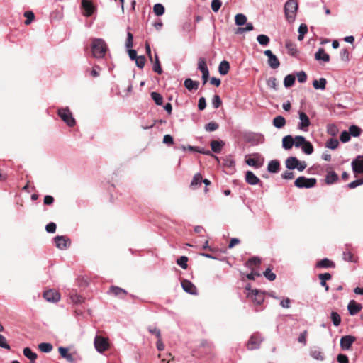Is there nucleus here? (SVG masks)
Instances as JSON below:
<instances>
[{
    "label": "nucleus",
    "mask_w": 363,
    "mask_h": 363,
    "mask_svg": "<svg viewBox=\"0 0 363 363\" xmlns=\"http://www.w3.org/2000/svg\"><path fill=\"white\" fill-rule=\"evenodd\" d=\"M342 258L345 261H347V262H354V257H353V254L350 251H344L342 253Z\"/></svg>",
    "instance_id": "69168bd1"
},
{
    "label": "nucleus",
    "mask_w": 363,
    "mask_h": 363,
    "mask_svg": "<svg viewBox=\"0 0 363 363\" xmlns=\"http://www.w3.org/2000/svg\"><path fill=\"white\" fill-rule=\"evenodd\" d=\"M245 139L247 143H251L252 145H257L262 144L264 142V136L259 133H249L245 136Z\"/></svg>",
    "instance_id": "423d86ee"
},
{
    "label": "nucleus",
    "mask_w": 363,
    "mask_h": 363,
    "mask_svg": "<svg viewBox=\"0 0 363 363\" xmlns=\"http://www.w3.org/2000/svg\"><path fill=\"white\" fill-rule=\"evenodd\" d=\"M107 50V45L102 39H94L91 44V52L93 56L97 58H101L105 55Z\"/></svg>",
    "instance_id": "f03ea898"
},
{
    "label": "nucleus",
    "mask_w": 363,
    "mask_h": 363,
    "mask_svg": "<svg viewBox=\"0 0 363 363\" xmlns=\"http://www.w3.org/2000/svg\"><path fill=\"white\" fill-rule=\"evenodd\" d=\"M223 165L225 167H228L230 169H234L235 162L234 160L231 157V156H228L223 160Z\"/></svg>",
    "instance_id": "58836bf2"
},
{
    "label": "nucleus",
    "mask_w": 363,
    "mask_h": 363,
    "mask_svg": "<svg viewBox=\"0 0 363 363\" xmlns=\"http://www.w3.org/2000/svg\"><path fill=\"white\" fill-rule=\"evenodd\" d=\"M247 296L257 306L262 305L264 301L263 292L257 289L252 290L251 292L247 294Z\"/></svg>",
    "instance_id": "1a4fd4ad"
},
{
    "label": "nucleus",
    "mask_w": 363,
    "mask_h": 363,
    "mask_svg": "<svg viewBox=\"0 0 363 363\" xmlns=\"http://www.w3.org/2000/svg\"><path fill=\"white\" fill-rule=\"evenodd\" d=\"M298 116L300 119V122L298 124V129L302 130L303 131L308 130V128L311 125V121L308 116L306 115V113L303 111L298 112Z\"/></svg>",
    "instance_id": "9d476101"
},
{
    "label": "nucleus",
    "mask_w": 363,
    "mask_h": 363,
    "mask_svg": "<svg viewBox=\"0 0 363 363\" xmlns=\"http://www.w3.org/2000/svg\"><path fill=\"white\" fill-rule=\"evenodd\" d=\"M182 286L184 291L192 295L197 294L196 287L190 281L184 279L182 281Z\"/></svg>",
    "instance_id": "f3484780"
},
{
    "label": "nucleus",
    "mask_w": 363,
    "mask_h": 363,
    "mask_svg": "<svg viewBox=\"0 0 363 363\" xmlns=\"http://www.w3.org/2000/svg\"><path fill=\"white\" fill-rule=\"evenodd\" d=\"M327 81L325 78H320L319 80H314L313 86L315 89L324 90L325 89Z\"/></svg>",
    "instance_id": "c756f323"
},
{
    "label": "nucleus",
    "mask_w": 363,
    "mask_h": 363,
    "mask_svg": "<svg viewBox=\"0 0 363 363\" xmlns=\"http://www.w3.org/2000/svg\"><path fill=\"white\" fill-rule=\"evenodd\" d=\"M222 6V1L220 0H213L211 1V9L214 12H218Z\"/></svg>",
    "instance_id": "6e6d98bb"
},
{
    "label": "nucleus",
    "mask_w": 363,
    "mask_h": 363,
    "mask_svg": "<svg viewBox=\"0 0 363 363\" xmlns=\"http://www.w3.org/2000/svg\"><path fill=\"white\" fill-rule=\"evenodd\" d=\"M298 160L296 157H289L285 161L286 167L288 169H296Z\"/></svg>",
    "instance_id": "b1692460"
},
{
    "label": "nucleus",
    "mask_w": 363,
    "mask_h": 363,
    "mask_svg": "<svg viewBox=\"0 0 363 363\" xmlns=\"http://www.w3.org/2000/svg\"><path fill=\"white\" fill-rule=\"evenodd\" d=\"M306 140V138L302 135H297L294 138V145L296 147H299L302 146L305 143Z\"/></svg>",
    "instance_id": "09e8293b"
},
{
    "label": "nucleus",
    "mask_w": 363,
    "mask_h": 363,
    "mask_svg": "<svg viewBox=\"0 0 363 363\" xmlns=\"http://www.w3.org/2000/svg\"><path fill=\"white\" fill-rule=\"evenodd\" d=\"M145 62H146V60H145V56H143V55L138 56L137 57V59L135 60V63H136L137 67L139 68H141V69L144 67Z\"/></svg>",
    "instance_id": "0e129e2a"
},
{
    "label": "nucleus",
    "mask_w": 363,
    "mask_h": 363,
    "mask_svg": "<svg viewBox=\"0 0 363 363\" xmlns=\"http://www.w3.org/2000/svg\"><path fill=\"white\" fill-rule=\"evenodd\" d=\"M43 298L47 301L55 303L60 300V296L56 291L50 289L43 293Z\"/></svg>",
    "instance_id": "2eb2a0df"
},
{
    "label": "nucleus",
    "mask_w": 363,
    "mask_h": 363,
    "mask_svg": "<svg viewBox=\"0 0 363 363\" xmlns=\"http://www.w3.org/2000/svg\"><path fill=\"white\" fill-rule=\"evenodd\" d=\"M82 9L83 15L87 17L91 16L95 11L94 6L88 0L82 1Z\"/></svg>",
    "instance_id": "ddd939ff"
},
{
    "label": "nucleus",
    "mask_w": 363,
    "mask_h": 363,
    "mask_svg": "<svg viewBox=\"0 0 363 363\" xmlns=\"http://www.w3.org/2000/svg\"><path fill=\"white\" fill-rule=\"evenodd\" d=\"M294 146V138L291 135H286L282 139V147L285 150H290Z\"/></svg>",
    "instance_id": "5701e85b"
},
{
    "label": "nucleus",
    "mask_w": 363,
    "mask_h": 363,
    "mask_svg": "<svg viewBox=\"0 0 363 363\" xmlns=\"http://www.w3.org/2000/svg\"><path fill=\"white\" fill-rule=\"evenodd\" d=\"M339 145V142L335 138H330L328 140L325 144V147L327 148L331 149V150H335Z\"/></svg>",
    "instance_id": "de8ad7c7"
},
{
    "label": "nucleus",
    "mask_w": 363,
    "mask_h": 363,
    "mask_svg": "<svg viewBox=\"0 0 363 363\" xmlns=\"http://www.w3.org/2000/svg\"><path fill=\"white\" fill-rule=\"evenodd\" d=\"M202 183V176L200 173L196 174L191 182V187L195 189L198 185H201Z\"/></svg>",
    "instance_id": "a19ab883"
},
{
    "label": "nucleus",
    "mask_w": 363,
    "mask_h": 363,
    "mask_svg": "<svg viewBox=\"0 0 363 363\" xmlns=\"http://www.w3.org/2000/svg\"><path fill=\"white\" fill-rule=\"evenodd\" d=\"M355 340L356 338L352 335L342 336L340 342L341 348L344 350H349Z\"/></svg>",
    "instance_id": "4468645a"
},
{
    "label": "nucleus",
    "mask_w": 363,
    "mask_h": 363,
    "mask_svg": "<svg viewBox=\"0 0 363 363\" xmlns=\"http://www.w3.org/2000/svg\"><path fill=\"white\" fill-rule=\"evenodd\" d=\"M264 276L269 281H274L276 279V274L272 272L269 268H267L263 273Z\"/></svg>",
    "instance_id": "e2e57ef3"
},
{
    "label": "nucleus",
    "mask_w": 363,
    "mask_h": 363,
    "mask_svg": "<svg viewBox=\"0 0 363 363\" xmlns=\"http://www.w3.org/2000/svg\"><path fill=\"white\" fill-rule=\"evenodd\" d=\"M235 23L238 26H242L247 23V17L242 13H238L235 16Z\"/></svg>",
    "instance_id": "f704fd0d"
},
{
    "label": "nucleus",
    "mask_w": 363,
    "mask_h": 363,
    "mask_svg": "<svg viewBox=\"0 0 363 363\" xmlns=\"http://www.w3.org/2000/svg\"><path fill=\"white\" fill-rule=\"evenodd\" d=\"M363 184V177L359 179H356L347 184L349 189H354Z\"/></svg>",
    "instance_id": "052dcab7"
},
{
    "label": "nucleus",
    "mask_w": 363,
    "mask_h": 363,
    "mask_svg": "<svg viewBox=\"0 0 363 363\" xmlns=\"http://www.w3.org/2000/svg\"><path fill=\"white\" fill-rule=\"evenodd\" d=\"M257 40L261 45L267 46L269 43L270 39L267 35L261 34L257 37Z\"/></svg>",
    "instance_id": "49530a36"
},
{
    "label": "nucleus",
    "mask_w": 363,
    "mask_h": 363,
    "mask_svg": "<svg viewBox=\"0 0 363 363\" xmlns=\"http://www.w3.org/2000/svg\"><path fill=\"white\" fill-rule=\"evenodd\" d=\"M38 348L41 352L48 353L52 351L53 347L50 343L42 342L38 345Z\"/></svg>",
    "instance_id": "c03bdc74"
},
{
    "label": "nucleus",
    "mask_w": 363,
    "mask_h": 363,
    "mask_svg": "<svg viewBox=\"0 0 363 363\" xmlns=\"http://www.w3.org/2000/svg\"><path fill=\"white\" fill-rule=\"evenodd\" d=\"M58 116L69 127L75 125V119L74 118L70 110L68 107L61 108L58 109Z\"/></svg>",
    "instance_id": "7ed1b4c3"
},
{
    "label": "nucleus",
    "mask_w": 363,
    "mask_h": 363,
    "mask_svg": "<svg viewBox=\"0 0 363 363\" xmlns=\"http://www.w3.org/2000/svg\"><path fill=\"white\" fill-rule=\"evenodd\" d=\"M348 131L351 136L355 138L359 137L362 133V129L356 125H350Z\"/></svg>",
    "instance_id": "e433bc0d"
},
{
    "label": "nucleus",
    "mask_w": 363,
    "mask_h": 363,
    "mask_svg": "<svg viewBox=\"0 0 363 363\" xmlns=\"http://www.w3.org/2000/svg\"><path fill=\"white\" fill-rule=\"evenodd\" d=\"M184 86L189 91L197 90L199 86L198 81H194L190 78L186 79L184 82Z\"/></svg>",
    "instance_id": "4be33fe9"
},
{
    "label": "nucleus",
    "mask_w": 363,
    "mask_h": 363,
    "mask_svg": "<svg viewBox=\"0 0 363 363\" xmlns=\"http://www.w3.org/2000/svg\"><path fill=\"white\" fill-rule=\"evenodd\" d=\"M110 291L116 296L125 295L127 294L125 290L115 286H111Z\"/></svg>",
    "instance_id": "3c124183"
},
{
    "label": "nucleus",
    "mask_w": 363,
    "mask_h": 363,
    "mask_svg": "<svg viewBox=\"0 0 363 363\" xmlns=\"http://www.w3.org/2000/svg\"><path fill=\"white\" fill-rule=\"evenodd\" d=\"M218 128V124L216 122H210L205 125V130L208 132H213Z\"/></svg>",
    "instance_id": "13d9d810"
},
{
    "label": "nucleus",
    "mask_w": 363,
    "mask_h": 363,
    "mask_svg": "<svg viewBox=\"0 0 363 363\" xmlns=\"http://www.w3.org/2000/svg\"><path fill=\"white\" fill-rule=\"evenodd\" d=\"M279 162L277 160H271L267 165V170L271 173H277L279 169Z\"/></svg>",
    "instance_id": "bb28decb"
},
{
    "label": "nucleus",
    "mask_w": 363,
    "mask_h": 363,
    "mask_svg": "<svg viewBox=\"0 0 363 363\" xmlns=\"http://www.w3.org/2000/svg\"><path fill=\"white\" fill-rule=\"evenodd\" d=\"M362 308V306L360 303H357L354 300H351L347 306L349 313L351 315L357 314Z\"/></svg>",
    "instance_id": "a211bd4d"
},
{
    "label": "nucleus",
    "mask_w": 363,
    "mask_h": 363,
    "mask_svg": "<svg viewBox=\"0 0 363 363\" xmlns=\"http://www.w3.org/2000/svg\"><path fill=\"white\" fill-rule=\"evenodd\" d=\"M298 2L296 0H288L284 5V13L289 23H293L296 16L298 10Z\"/></svg>",
    "instance_id": "f257e3e1"
},
{
    "label": "nucleus",
    "mask_w": 363,
    "mask_h": 363,
    "mask_svg": "<svg viewBox=\"0 0 363 363\" xmlns=\"http://www.w3.org/2000/svg\"><path fill=\"white\" fill-rule=\"evenodd\" d=\"M94 345L96 350L99 353H103L108 350L110 347L108 338L101 335H96Z\"/></svg>",
    "instance_id": "20e7f679"
},
{
    "label": "nucleus",
    "mask_w": 363,
    "mask_h": 363,
    "mask_svg": "<svg viewBox=\"0 0 363 363\" xmlns=\"http://www.w3.org/2000/svg\"><path fill=\"white\" fill-rule=\"evenodd\" d=\"M263 340L264 338L262 337L260 333H255L250 336L247 347L251 350H257L259 347Z\"/></svg>",
    "instance_id": "0eeeda50"
},
{
    "label": "nucleus",
    "mask_w": 363,
    "mask_h": 363,
    "mask_svg": "<svg viewBox=\"0 0 363 363\" xmlns=\"http://www.w3.org/2000/svg\"><path fill=\"white\" fill-rule=\"evenodd\" d=\"M315 178H306L303 176L298 177L294 182V185L299 189H309L313 187L316 184Z\"/></svg>",
    "instance_id": "39448f33"
},
{
    "label": "nucleus",
    "mask_w": 363,
    "mask_h": 363,
    "mask_svg": "<svg viewBox=\"0 0 363 363\" xmlns=\"http://www.w3.org/2000/svg\"><path fill=\"white\" fill-rule=\"evenodd\" d=\"M24 16L26 17V20L25 21L26 25H29L35 17L34 13L32 11H26L24 13Z\"/></svg>",
    "instance_id": "338daca9"
},
{
    "label": "nucleus",
    "mask_w": 363,
    "mask_h": 363,
    "mask_svg": "<svg viewBox=\"0 0 363 363\" xmlns=\"http://www.w3.org/2000/svg\"><path fill=\"white\" fill-rule=\"evenodd\" d=\"M316 267L318 268H333L335 264L328 258H324L316 263Z\"/></svg>",
    "instance_id": "393cba45"
},
{
    "label": "nucleus",
    "mask_w": 363,
    "mask_h": 363,
    "mask_svg": "<svg viewBox=\"0 0 363 363\" xmlns=\"http://www.w3.org/2000/svg\"><path fill=\"white\" fill-rule=\"evenodd\" d=\"M151 97L152 99V100L155 101V103L157 105V106H162V104H163V98H162V96L157 93V92H152L151 93Z\"/></svg>",
    "instance_id": "a18cd8bd"
},
{
    "label": "nucleus",
    "mask_w": 363,
    "mask_h": 363,
    "mask_svg": "<svg viewBox=\"0 0 363 363\" xmlns=\"http://www.w3.org/2000/svg\"><path fill=\"white\" fill-rule=\"evenodd\" d=\"M338 179V176L337 174L333 172V171H331L330 172H328L325 177V183L327 184H332L335 182H336Z\"/></svg>",
    "instance_id": "2f4dec72"
},
{
    "label": "nucleus",
    "mask_w": 363,
    "mask_h": 363,
    "mask_svg": "<svg viewBox=\"0 0 363 363\" xmlns=\"http://www.w3.org/2000/svg\"><path fill=\"white\" fill-rule=\"evenodd\" d=\"M311 356L316 359L323 361L324 359V355L318 349H313L310 352Z\"/></svg>",
    "instance_id": "79ce46f5"
},
{
    "label": "nucleus",
    "mask_w": 363,
    "mask_h": 363,
    "mask_svg": "<svg viewBox=\"0 0 363 363\" xmlns=\"http://www.w3.org/2000/svg\"><path fill=\"white\" fill-rule=\"evenodd\" d=\"M198 69H199L201 72V73L203 72H208L206 60L203 58L199 59Z\"/></svg>",
    "instance_id": "603ef678"
},
{
    "label": "nucleus",
    "mask_w": 363,
    "mask_h": 363,
    "mask_svg": "<svg viewBox=\"0 0 363 363\" xmlns=\"http://www.w3.org/2000/svg\"><path fill=\"white\" fill-rule=\"evenodd\" d=\"M153 11L156 16H162L164 13V7L161 4H156L153 6Z\"/></svg>",
    "instance_id": "8fccbe9b"
},
{
    "label": "nucleus",
    "mask_w": 363,
    "mask_h": 363,
    "mask_svg": "<svg viewBox=\"0 0 363 363\" xmlns=\"http://www.w3.org/2000/svg\"><path fill=\"white\" fill-rule=\"evenodd\" d=\"M222 104L221 99L218 95H214L212 99V105L215 108H218Z\"/></svg>",
    "instance_id": "774afa93"
},
{
    "label": "nucleus",
    "mask_w": 363,
    "mask_h": 363,
    "mask_svg": "<svg viewBox=\"0 0 363 363\" xmlns=\"http://www.w3.org/2000/svg\"><path fill=\"white\" fill-rule=\"evenodd\" d=\"M286 48L287 50L289 55L293 57H297L298 54V50L295 43H292L291 41H286Z\"/></svg>",
    "instance_id": "412c9836"
},
{
    "label": "nucleus",
    "mask_w": 363,
    "mask_h": 363,
    "mask_svg": "<svg viewBox=\"0 0 363 363\" xmlns=\"http://www.w3.org/2000/svg\"><path fill=\"white\" fill-rule=\"evenodd\" d=\"M340 55L342 61L347 62L350 60V52L347 49H342L340 50Z\"/></svg>",
    "instance_id": "4d7b16f0"
},
{
    "label": "nucleus",
    "mask_w": 363,
    "mask_h": 363,
    "mask_svg": "<svg viewBox=\"0 0 363 363\" xmlns=\"http://www.w3.org/2000/svg\"><path fill=\"white\" fill-rule=\"evenodd\" d=\"M264 54L268 57V65L272 69H277L279 67L280 62L275 55L270 50H266Z\"/></svg>",
    "instance_id": "9b49d317"
},
{
    "label": "nucleus",
    "mask_w": 363,
    "mask_h": 363,
    "mask_svg": "<svg viewBox=\"0 0 363 363\" xmlns=\"http://www.w3.org/2000/svg\"><path fill=\"white\" fill-rule=\"evenodd\" d=\"M352 169L354 173L355 174H362L363 173V156L359 155L357 156L352 162Z\"/></svg>",
    "instance_id": "f8f14e48"
},
{
    "label": "nucleus",
    "mask_w": 363,
    "mask_h": 363,
    "mask_svg": "<svg viewBox=\"0 0 363 363\" xmlns=\"http://www.w3.org/2000/svg\"><path fill=\"white\" fill-rule=\"evenodd\" d=\"M225 143L222 140H212L211 142V147L213 152L216 153L220 152L222 147L224 146Z\"/></svg>",
    "instance_id": "a878e982"
},
{
    "label": "nucleus",
    "mask_w": 363,
    "mask_h": 363,
    "mask_svg": "<svg viewBox=\"0 0 363 363\" xmlns=\"http://www.w3.org/2000/svg\"><path fill=\"white\" fill-rule=\"evenodd\" d=\"M54 242L56 247L61 250L67 249L71 245L70 240L64 235L56 236L54 238Z\"/></svg>",
    "instance_id": "6e6552de"
},
{
    "label": "nucleus",
    "mask_w": 363,
    "mask_h": 363,
    "mask_svg": "<svg viewBox=\"0 0 363 363\" xmlns=\"http://www.w3.org/2000/svg\"><path fill=\"white\" fill-rule=\"evenodd\" d=\"M245 181L250 185H257L260 182V179L251 171L246 172Z\"/></svg>",
    "instance_id": "aec40b11"
},
{
    "label": "nucleus",
    "mask_w": 363,
    "mask_h": 363,
    "mask_svg": "<svg viewBox=\"0 0 363 363\" xmlns=\"http://www.w3.org/2000/svg\"><path fill=\"white\" fill-rule=\"evenodd\" d=\"M302 151L306 155H311L313 152V146L309 141L306 143L301 146Z\"/></svg>",
    "instance_id": "ea45409f"
},
{
    "label": "nucleus",
    "mask_w": 363,
    "mask_h": 363,
    "mask_svg": "<svg viewBox=\"0 0 363 363\" xmlns=\"http://www.w3.org/2000/svg\"><path fill=\"white\" fill-rule=\"evenodd\" d=\"M286 124V120L282 116H277L273 119V125L277 128H281Z\"/></svg>",
    "instance_id": "7c9ffc66"
},
{
    "label": "nucleus",
    "mask_w": 363,
    "mask_h": 363,
    "mask_svg": "<svg viewBox=\"0 0 363 363\" xmlns=\"http://www.w3.org/2000/svg\"><path fill=\"white\" fill-rule=\"evenodd\" d=\"M23 355L30 360H35L38 355L35 352H33L30 348L25 347L23 350Z\"/></svg>",
    "instance_id": "473e14b6"
},
{
    "label": "nucleus",
    "mask_w": 363,
    "mask_h": 363,
    "mask_svg": "<svg viewBox=\"0 0 363 363\" xmlns=\"http://www.w3.org/2000/svg\"><path fill=\"white\" fill-rule=\"evenodd\" d=\"M351 138V135L349 131L344 130L341 133L340 135V140L342 143H347L350 141Z\"/></svg>",
    "instance_id": "bf43d9fd"
},
{
    "label": "nucleus",
    "mask_w": 363,
    "mask_h": 363,
    "mask_svg": "<svg viewBox=\"0 0 363 363\" xmlns=\"http://www.w3.org/2000/svg\"><path fill=\"white\" fill-rule=\"evenodd\" d=\"M315 59L318 61L322 60L324 62H328L330 61V55L325 53L323 48H320L315 53Z\"/></svg>",
    "instance_id": "6ab92c4d"
},
{
    "label": "nucleus",
    "mask_w": 363,
    "mask_h": 363,
    "mask_svg": "<svg viewBox=\"0 0 363 363\" xmlns=\"http://www.w3.org/2000/svg\"><path fill=\"white\" fill-rule=\"evenodd\" d=\"M254 155L257 157L247 159L246 160L247 164L255 168L261 167L264 162V158L262 157L259 154H255Z\"/></svg>",
    "instance_id": "dca6fc26"
},
{
    "label": "nucleus",
    "mask_w": 363,
    "mask_h": 363,
    "mask_svg": "<svg viewBox=\"0 0 363 363\" xmlns=\"http://www.w3.org/2000/svg\"><path fill=\"white\" fill-rule=\"evenodd\" d=\"M261 260L259 258L257 257H251L248 259V261L246 262L245 265L247 267H251L252 265H257L260 264Z\"/></svg>",
    "instance_id": "5fc2aeb1"
},
{
    "label": "nucleus",
    "mask_w": 363,
    "mask_h": 363,
    "mask_svg": "<svg viewBox=\"0 0 363 363\" xmlns=\"http://www.w3.org/2000/svg\"><path fill=\"white\" fill-rule=\"evenodd\" d=\"M245 27H239L237 28L235 33L236 34H242L246 32L251 31L254 29V26L252 23H246Z\"/></svg>",
    "instance_id": "72a5a7b5"
},
{
    "label": "nucleus",
    "mask_w": 363,
    "mask_h": 363,
    "mask_svg": "<svg viewBox=\"0 0 363 363\" xmlns=\"http://www.w3.org/2000/svg\"><path fill=\"white\" fill-rule=\"evenodd\" d=\"M230 69V64L226 60H223L218 67V72L221 75H225L228 73Z\"/></svg>",
    "instance_id": "c85d7f7f"
},
{
    "label": "nucleus",
    "mask_w": 363,
    "mask_h": 363,
    "mask_svg": "<svg viewBox=\"0 0 363 363\" xmlns=\"http://www.w3.org/2000/svg\"><path fill=\"white\" fill-rule=\"evenodd\" d=\"M295 76L293 74H288L284 77V85L286 88L291 87L295 83Z\"/></svg>",
    "instance_id": "c9c22d12"
},
{
    "label": "nucleus",
    "mask_w": 363,
    "mask_h": 363,
    "mask_svg": "<svg viewBox=\"0 0 363 363\" xmlns=\"http://www.w3.org/2000/svg\"><path fill=\"white\" fill-rule=\"evenodd\" d=\"M152 69L155 72L159 74H161L162 73V69L157 53L155 54V62L153 63Z\"/></svg>",
    "instance_id": "4c0bfd02"
},
{
    "label": "nucleus",
    "mask_w": 363,
    "mask_h": 363,
    "mask_svg": "<svg viewBox=\"0 0 363 363\" xmlns=\"http://www.w3.org/2000/svg\"><path fill=\"white\" fill-rule=\"evenodd\" d=\"M267 84L269 88H272L274 90L277 89V82L275 77H269L267 81Z\"/></svg>",
    "instance_id": "680f3d73"
},
{
    "label": "nucleus",
    "mask_w": 363,
    "mask_h": 363,
    "mask_svg": "<svg viewBox=\"0 0 363 363\" xmlns=\"http://www.w3.org/2000/svg\"><path fill=\"white\" fill-rule=\"evenodd\" d=\"M331 320L334 325V326L337 327L341 323V317L340 315L335 311H332L330 314Z\"/></svg>",
    "instance_id": "37998d69"
},
{
    "label": "nucleus",
    "mask_w": 363,
    "mask_h": 363,
    "mask_svg": "<svg viewBox=\"0 0 363 363\" xmlns=\"http://www.w3.org/2000/svg\"><path fill=\"white\" fill-rule=\"evenodd\" d=\"M318 278L320 280V285L323 286L325 291H328L329 286L326 284V281L331 279V275L329 273L320 274Z\"/></svg>",
    "instance_id": "cd10ccee"
},
{
    "label": "nucleus",
    "mask_w": 363,
    "mask_h": 363,
    "mask_svg": "<svg viewBox=\"0 0 363 363\" xmlns=\"http://www.w3.org/2000/svg\"><path fill=\"white\" fill-rule=\"evenodd\" d=\"M188 258L186 256H182L177 260V264L180 266L182 269H186L187 265Z\"/></svg>",
    "instance_id": "864d4df0"
}]
</instances>
